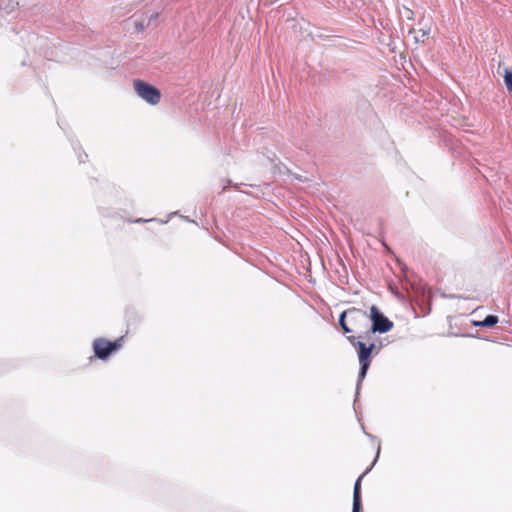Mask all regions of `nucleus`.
I'll use <instances>...</instances> for the list:
<instances>
[{"label":"nucleus","instance_id":"4","mask_svg":"<svg viewBox=\"0 0 512 512\" xmlns=\"http://www.w3.org/2000/svg\"><path fill=\"white\" fill-rule=\"evenodd\" d=\"M134 89L139 97L152 105H155L160 101V91L142 80L134 81Z\"/></svg>","mask_w":512,"mask_h":512},{"label":"nucleus","instance_id":"1","mask_svg":"<svg viewBox=\"0 0 512 512\" xmlns=\"http://www.w3.org/2000/svg\"><path fill=\"white\" fill-rule=\"evenodd\" d=\"M369 337L365 336H354L349 335L347 336V340L349 343L357 350V355L359 359L360 369L358 374V383L357 388H359L360 383L365 378L368 368L370 366L371 360V353L376 348V345L374 343H370L369 345H366L361 339H368Z\"/></svg>","mask_w":512,"mask_h":512},{"label":"nucleus","instance_id":"3","mask_svg":"<svg viewBox=\"0 0 512 512\" xmlns=\"http://www.w3.org/2000/svg\"><path fill=\"white\" fill-rule=\"evenodd\" d=\"M369 321H371L370 331L366 333V337H370L372 333H386L393 328V322L390 321L376 306L370 308Z\"/></svg>","mask_w":512,"mask_h":512},{"label":"nucleus","instance_id":"9","mask_svg":"<svg viewBox=\"0 0 512 512\" xmlns=\"http://www.w3.org/2000/svg\"><path fill=\"white\" fill-rule=\"evenodd\" d=\"M504 83L509 92H512V69H506L504 73Z\"/></svg>","mask_w":512,"mask_h":512},{"label":"nucleus","instance_id":"5","mask_svg":"<svg viewBox=\"0 0 512 512\" xmlns=\"http://www.w3.org/2000/svg\"><path fill=\"white\" fill-rule=\"evenodd\" d=\"M122 337L115 342L107 341L103 338L96 339L93 343L95 355L100 359L107 358L113 351L121 347Z\"/></svg>","mask_w":512,"mask_h":512},{"label":"nucleus","instance_id":"10","mask_svg":"<svg viewBox=\"0 0 512 512\" xmlns=\"http://www.w3.org/2000/svg\"><path fill=\"white\" fill-rule=\"evenodd\" d=\"M406 12H407V13H406L407 18H408V19H411V18H412V14H413V12H412L410 9H406Z\"/></svg>","mask_w":512,"mask_h":512},{"label":"nucleus","instance_id":"8","mask_svg":"<svg viewBox=\"0 0 512 512\" xmlns=\"http://www.w3.org/2000/svg\"><path fill=\"white\" fill-rule=\"evenodd\" d=\"M412 32L414 33V39L416 42H423L425 38L429 35L430 28L425 26L418 30H412Z\"/></svg>","mask_w":512,"mask_h":512},{"label":"nucleus","instance_id":"6","mask_svg":"<svg viewBox=\"0 0 512 512\" xmlns=\"http://www.w3.org/2000/svg\"><path fill=\"white\" fill-rule=\"evenodd\" d=\"M367 469L355 482L353 491V509L352 512H360L361 510V480L368 473Z\"/></svg>","mask_w":512,"mask_h":512},{"label":"nucleus","instance_id":"2","mask_svg":"<svg viewBox=\"0 0 512 512\" xmlns=\"http://www.w3.org/2000/svg\"><path fill=\"white\" fill-rule=\"evenodd\" d=\"M369 317L366 311L359 308H349L343 311L339 317V325L345 334L368 327Z\"/></svg>","mask_w":512,"mask_h":512},{"label":"nucleus","instance_id":"7","mask_svg":"<svg viewBox=\"0 0 512 512\" xmlns=\"http://www.w3.org/2000/svg\"><path fill=\"white\" fill-rule=\"evenodd\" d=\"M498 323V317L495 315H488L484 320L479 322H474V325L481 327H492Z\"/></svg>","mask_w":512,"mask_h":512}]
</instances>
